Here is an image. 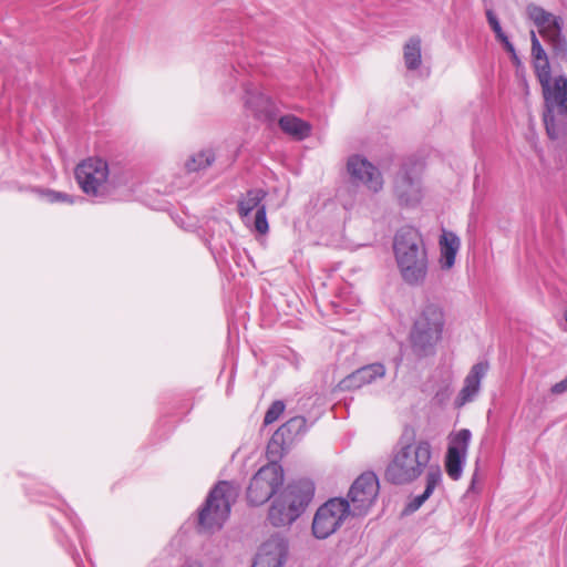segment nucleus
<instances>
[{
  "label": "nucleus",
  "instance_id": "obj_7",
  "mask_svg": "<svg viewBox=\"0 0 567 567\" xmlns=\"http://www.w3.org/2000/svg\"><path fill=\"white\" fill-rule=\"evenodd\" d=\"M284 483V470L277 460L260 467L250 480L247 488V499L251 505H262L270 497H275Z\"/></svg>",
  "mask_w": 567,
  "mask_h": 567
},
{
  "label": "nucleus",
  "instance_id": "obj_21",
  "mask_svg": "<svg viewBox=\"0 0 567 567\" xmlns=\"http://www.w3.org/2000/svg\"><path fill=\"white\" fill-rule=\"evenodd\" d=\"M460 247L461 240L454 233L443 231L440 237V266L443 270L454 266Z\"/></svg>",
  "mask_w": 567,
  "mask_h": 567
},
{
  "label": "nucleus",
  "instance_id": "obj_17",
  "mask_svg": "<svg viewBox=\"0 0 567 567\" xmlns=\"http://www.w3.org/2000/svg\"><path fill=\"white\" fill-rule=\"evenodd\" d=\"M266 193L262 189H250L246 196L238 202V213L241 218H248L249 214L256 209L255 228L260 234L268 231V221L266 217V207L261 204Z\"/></svg>",
  "mask_w": 567,
  "mask_h": 567
},
{
  "label": "nucleus",
  "instance_id": "obj_26",
  "mask_svg": "<svg viewBox=\"0 0 567 567\" xmlns=\"http://www.w3.org/2000/svg\"><path fill=\"white\" fill-rule=\"evenodd\" d=\"M215 162V154L212 150H203L194 154L187 162L188 172H198L206 169Z\"/></svg>",
  "mask_w": 567,
  "mask_h": 567
},
{
  "label": "nucleus",
  "instance_id": "obj_23",
  "mask_svg": "<svg viewBox=\"0 0 567 567\" xmlns=\"http://www.w3.org/2000/svg\"><path fill=\"white\" fill-rule=\"evenodd\" d=\"M279 126L286 134L299 141L307 138L311 133V125L295 115L281 116Z\"/></svg>",
  "mask_w": 567,
  "mask_h": 567
},
{
  "label": "nucleus",
  "instance_id": "obj_31",
  "mask_svg": "<svg viewBox=\"0 0 567 567\" xmlns=\"http://www.w3.org/2000/svg\"><path fill=\"white\" fill-rule=\"evenodd\" d=\"M47 198L50 203H69V204H73V198L68 195L66 193H61V192H54V190H49L47 193Z\"/></svg>",
  "mask_w": 567,
  "mask_h": 567
},
{
  "label": "nucleus",
  "instance_id": "obj_3",
  "mask_svg": "<svg viewBox=\"0 0 567 567\" xmlns=\"http://www.w3.org/2000/svg\"><path fill=\"white\" fill-rule=\"evenodd\" d=\"M315 495L310 480L301 478L280 489L268 512V520L275 527L290 526L306 511Z\"/></svg>",
  "mask_w": 567,
  "mask_h": 567
},
{
  "label": "nucleus",
  "instance_id": "obj_4",
  "mask_svg": "<svg viewBox=\"0 0 567 567\" xmlns=\"http://www.w3.org/2000/svg\"><path fill=\"white\" fill-rule=\"evenodd\" d=\"M443 326L444 318L441 308L433 303L426 305L410 332L411 348L417 358L434 354Z\"/></svg>",
  "mask_w": 567,
  "mask_h": 567
},
{
  "label": "nucleus",
  "instance_id": "obj_19",
  "mask_svg": "<svg viewBox=\"0 0 567 567\" xmlns=\"http://www.w3.org/2000/svg\"><path fill=\"white\" fill-rule=\"evenodd\" d=\"M385 367L382 363H371L357 369L340 382L342 390H355L374 382L385 375Z\"/></svg>",
  "mask_w": 567,
  "mask_h": 567
},
{
  "label": "nucleus",
  "instance_id": "obj_25",
  "mask_svg": "<svg viewBox=\"0 0 567 567\" xmlns=\"http://www.w3.org/2000/svg\"><path fill=\"white\" fill-rule=\"evenodd\" d=\"M548 115L549 112H544V123L546 127V132L548 136L551 140H558L560 137H564L567 135V114L565 112H561V114L558 115V113H553V128L551 131L550 123L548 122Z\"/></svg>",
  "mask_w": 567,
  "mask_h": 567
},
{
  "label": "nucleus",
  "instance_id": "obj_6",
  "mask_svg": "<svg viewBox=\"0 0 567 567\" xmlns=\"http://www.w3.org/2000/svg\"><path fill=\"white\" fill-rule=\"evenodd\" d=\"M526 14L550 48L553 56L565 61L567 59V40L563 34V18L535 3L526 7Z\"/></svg>",
  "mask_w": 567,
  "mask_h": 567
},
{
  "label": "nucleus",
  "instance_id": "obj_27",
  "mask_svg": "<svg viewBox=\"0 0 567 567\" xmlns=\"http://www.w3.org/2000/svg\"><path fill=\"white\" fill-rule=\"evenodd\" d=\"M536 76L542 85V87H546L548 82L551 81V71L548 56L543 58L542 60L533 61Z\"/></svg>",
  "mask_w": 567,
  "mask_h": 567
},
{
  "label": "nucleus",
  "instance_id": "obj_12",
  "mask_svg": "<svg viewBox=\"0 0 567 567\" xmlns=\"http://www.w3.org/2000/svg\"><path fill=\"white\" fill-rule=\"evenodd\" d=\"M394 193L401 205L414 206L420 203L422 187L416 165L400 169L394 181Z\"/></svg>",
  "mask_w": 567,
  "mask_h": 567
},
{
  "label": "nucleus",
  "instance_id": "obj_15",
  "mask_svg": "<svg viewBox=\"0 0 567 567\" xmlns=\"http://www.w3.org/2000/svg\"><path fill=\"white\" fill-rule=\"evenodd\" d=\"M542 89L545 100L544 112H549L548 122H553V113H558L559 115L561 112H565L567 114V78L559 75L555 79L553 84L550 81L546 87ZM549 125L553 127V124ZM551 131H554V128H551Z\"/></svg>",
  "mask_w": 567,
  "mask_h": 567
},
{
  "label": "nucleus",
  "instance_id": "obj_34",
  "mask_svg": "<svg viewBox=\"0 0 567 567\" xmlns=\"http://www.w3.org/2000/svg\"><path fill=\"white\" fill-rule=\"evenodd\" d=\"M564 318H565V320H566V322H567V309H566V310H565V312H564Z\"/></svg>",
  "mask_w": 567,
  "mask_h": 567
},
{
  "label": "nucleus",
  "instance_id": "obj_35",
  "mask_svg": "<svg viewBox=\"0 0 567 567\" xmlns=\"http://www.w3.org/2000/svg\"><path fill=\"white\" fill-rule=\"evenodd\" d=\"M186 567H200L199 565H189V566H186Z\"/></svg>",
  "mask_w": 567,
  "mask_h": 567
},
{
  "label": "nucleus",
  "instance_id": "obj_24",
  "mask_svg": "<svg viewBox=\"0 0 567 567\" xmlns=\"http://www.w3.org/2000/svg\"><path fill=\"white\" fill-rule=\"evenodd\" d=\"M404 64L408 70L414 71L422 63L421 39L419 37L410 38L403 48Z\"/></svg>",
  "mask_w": 567,
  "mask_h": 567
},
{
  "label": "nucleus",
  "instance_id": "obj_10",
  "mask_svg": "<svg viewBox=\"0 0 567 567\" xmlns=\"http://www.w3.org/2000/svg\"><path fill=\"white\" fill-rule=\"evenodd\" d=\"M109 176L107 163L97 157H90L81 162L75 168V178L81 189L97 196Z\"/></svg>",
  "mask_w": 567,
  "mask_h": 567
},
{
  "label": "nucleus",
  "instance_id": "obj_33",
  "mask_svg": "<svg viewBox=\"0 0 567 567\" xmlns=\"http://www.w3.org/2000/svg\"><path fill=\"white\" fill-rule=\"evenodd\" d=\"M501 42L503 43L504 49L512 55V58L514 60H516L517 54H516L515 48H514L513 43L508 40V38H505V40H502Z\"/></svg>",
  "mask_w": 567,
  "mask_h": 567
},
{
  "label": "nucleus",
  "instance_id": "obj_13",
  "mask_svg": "<svg viewBox=\"0 0 567 567\" xmlns=\"http://www.w3.org/2000/svg\"><path fill=\"white\" fill-rule=\"evenodd\" d=\"M347 172L354 185H363L375 193L383 186L380 171L361 155L354 154L348 158Z\"/></svg>",
  "mask_w": 567,
  "mask_h": 567
},
{
  "label": "nucleus",
  "instance_id": "obj_16",
  "mask_svg": "<svg viewBox=\"0 0 567 567\" xmlns=\"http://www.w3.org/2000/svg\"><path fill=\"white\" fill-rule=\"evenodd\" d=\"M287 553V540L279 536L271 537L260 546L252 567H282Z\"/></svg>",
  "mask_w": 567,
  "mask_h": 567
},
{
  "label": "nucleus",
  "instance_id": "obj_30",
  "mask_svg": "<svg viewBox=\"0 0 567 567\" xmlns=\"http://www.w3.org/2000/svg\"><path fill=\"white\" fill-rule=\"evenodd\" d=\"M530 42H532V58L534 60H542L543 58H547V53L542 47L536 32L530 31Z\"/></svg>",
  "mask_w": 567,
  "mask_h": 567
},
{
  "label": "nucleus",
  "instance_id": "obj_20",
  "mask_svg": "<svg viewBox=\"0 0 567 567\" xmlns=\"http://www.w3.org/2000/svg\"><path fill=\"white\" fill-rule=\"evenodd\" d=\"M245 106L258 118H269L274 114L270 97L250 84L245 87Z\"/></svg>",
  "mask_w": 567,
  "mask_h": 567
},
{
  "label": "nucleus",
  "instance_id": "obj_18",
  "mask_svg": "<svg viewBox=\"0 0 567 567\" xmlns=\"http://www.w3.org/2000/svg\"><path fill=\"white\" fill-rule=\"evenodd\" d=\"M488 369L489 365L486 361L477 362L471 368L468 374L464 379L463 388L454 401L455 408H462L477 396L481 390V382L487 374Z\"/></svg>",
  "mask_w": 567,
  "mask_h": 567
},
{
  "label": "nucleus",
  "instance_id": "obj_29",
  "mask_svg": "<svg viewBox=\"0 0 567 567\" xmlns=\"http://www.w3.org/2000/svg\"><path fill=\"white\" fill-rule=\"evenodd\" d=\"M486 18H487L489 27L492 28V30L494 31V33L496 35V39L498 41L505 40V38H507V35L503 32L501 23L492 10L486 11Z\"/></svg>",
  "mask_w": 567,
  "mask_h": 567
},
{
  "label": "nucleus",
  "instance_id": "obj_5",
  "mask_svg": "<svg viewBox=\"0 0 567 567\" xmlns=\"http://www.w3.org/2000/svg\"><path fill=\"white\" fill-rule=\"evenodd\" d=\"M237 497L238 488L233 483L227 481L217 483L198 512L200 529L204 532L219 530L227 520Z\"/></svg>",
  "mask_w": 567,
  "mask_h": 567
},
{
  "label": "nucleus",
  "instance_id": "obj_9",
  "mask_svg": "<svg viewBox=\"0 0 567 567\" xmlns=\"http://www.w3.org/2000/svg\"><path fill=\"white\" fill-rule=\"evenodd\" d=\"M379 494V480L372 472L361 474L351 485L349 498L353 516L364 515Z\"/></svg>",
  "mask_w": 567,
  "mask_h": 567
},
{
  "label": "nucleus",
  "instance_id": "obj_32",
  "mask_svg": "<svg viewBox=\"0 0 567 567\" xmlns=\"http://www.w3.org/2000/svg\"><path fill=\"white\" fill-rule=\"evenodd\" d=\"M550 392L554 394V395H560V394H564L567 392V377L565 379H563L561 381L555 383L551 388H550Z\"/></svg>",
  "mask_w": 567,
  "mask_h": 567
},
{
  "label": "nucleus",
  "instance_id": "obj_22",
  "mask_svg": "<svg viewBox=\"0 0 567 567\" xmlns=\"http://www.w3.org/2000/svg\"><path fill=\"white\" fill-rule=\"evenodd\" d=\"M442 482V470L432 471L429 473L427 478L425 480V488L424 492L420 495L414 496L405 507L406 513L416 512L433 494L434 489Z\"/></svg>",
  "mask_w": 567,
  "mask_h": 567
},
{
  "label": "nucleus",
  "instance_id": "obj_2",
  "mask_svg": "<svg viewBox=\"0 0 567 567\" xmlns=\"http://www.w3.org/2000/svg\"><path fill=\"white\" fill-rule=\"evenodd\" d=\"M393 251L400 275L409 286L424 284L427 270V252L420 233L413 227H402L394 237Z\"/></svg>",
  "mask_w": 567,
  "mask_h": 567
},
{
  "label": "nucleus",
  "instance_id": "obj_8",
  "mask_svg": "<svg viewBox=\"0 0 567 567\" xmlns=\"http://www.w3.org/2000/svg\"><path fill=\"white\" fill-rule=\"evenodd\" d=\"M352 515L350 503L344 498H330L316 512L312 519V535L317 539H326L334 534L346 518Z\"/></svg>",
  "mask_w": 567,
  "mask_h": 567
},
{
  "label": "nucleus",
  "instance_id": "obj_14",
  "mask_svg": "<svg viewBox=\"0 0 567 567\" xmlns=\"http://www.w3.org/2000/svg\"><path fill=\"white\" fill-rule=\"evenodd\" d=\"M471 437L472 433L467 429H462L450 436V444L445 456V470L447 475L454 481L462 476Z\"/></svg>",
  "mask_w": 567,
  "mask_h": 567
},
{
  "label": "nucleus",
  "instance_id": "obj_11",
  "mask_svg": "<svg viewBox=\"0 0 567 567\" xmlns=\"http://www.w3.org/2000/svg\"><path fill=\"white\" fill-rule=\"evenodd\" d=\"M307 431V421L303 416H293L284 423L271 436L267 445L269 460L280 458L291 444Z\"/></svg>",
  "mask_w": 567,
  "mask_h": 567
},
{
  "label": "nucleus",
  "instance_id": "obj_1",
  "mask_svg": "<svg viewBox=\"0 0 567 567\" xmlns=\"http://www.w3.org/2000/svg\"><path fill=\"white\" fill-rule=\"evenodd\" d=\"M432 445L426 440H415L414 431L405 430L394 446L391 460L385 468V478L394 485H408L421 476L441 470L432 462Z\"/></svg>",
  "mask_w": 567,
  "mask_h": 567
},
{
  "label": "nucleus",
  "instance_id": "obj_28",
  "mask_svg": "<svg viewBox=\"0 0 567 567\" xmlns=\"http://www.w3.org/2000/svg\"><path fill=\"white\" fill-rule=\"evenodd\" d=\"M285 411V403L280 400L275 401L267 410L264 419L265 425L276 422Z\"/></svg>",
  "mask_w": 567,
  "mask_h": 567
}]
</instances>
